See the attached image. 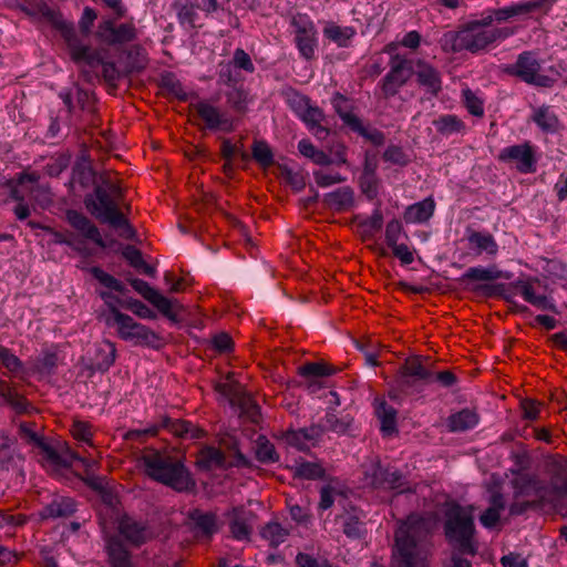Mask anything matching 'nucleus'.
Instances as JSON below:
<instances>
[{
    "instance_id": "nucleus-39",
    "label": "nucleus",
    "mask_w": 567,
    "mask_h": 567,
    "mask_svg": "<svg viewBox=\"0 0 567 567\" xmlns=\"http://www.w3.org/2000/svg\"><path fill=\"white\" fill-rule=\"evenodd\" d=\"M107 551L113 567H132L130 553L117 538L107 542Z\"/></svg>"
},
{
    "instance_id": "nucleus-4",
    "label": "nucleus",
    "mask_w": 567,
    "mask_h": 567,
    "mask_svg": "<svg viewBox=\"0 0 567 567\" xmlns=\"http://www.w3.org/2000/svg\"><path fill=\"white\" fill-rule=\"evenodd\" d=\"M140 461L150 478L177 492L188 491L194 485L184 464L167 453L145 449Z\"/></svg>"
},
{
    "instance_id": "nucleus-2",
    "label": "nucleus",
    "mask_w": 567,
    "mask_h": 567,
    "mask_svg": "<svg viewBox=\"0 0 567 567\" xmlns=\"http://www.w3.org/2000/svg\"><path fill=\"white\" fill-rule=\"evenodd\" d=\"M431 555L429 523L411 515L394 534L393 567H427Z\"/></svg>"
},
{
    "instance_id": "nucleus-30",
    "label": "nucleus",
    "mask_w": 567,
    "mask_h": 567,
    "mask_svg": "<svg viewBox=\"0 0 567 567\" xmlns=\"http://www.w3.org/2000/svg\"><path fill=\"white\" fill-rule=\"evenodd\" d=\"M477 422L478 415L474 411L463 409L449 416L447 427L451 432H463L474 427Z\"/></svg>"
},
{
    "instance_id": "nucleus-55",
    "label": "nucleus",
    "mask_w": 567,
    "mask_h": 567,
    "mask_svg": "<svg viewBox=\"0 0 567 567\" xmlns=\"http://www.w3.org/2000/svg\"><path fill=\"white\" fill-rule=\"evenodd\" d=\"M382 158L390 164L401 167L406 166L411 162L409 155L398 145H389L383 152Z\"/></svg>"
},
{
    "instance_id": "nucleus-47",
    "label": "nucleus",
    "mask_w": 567,
    "mask_h": 567,
    "mask_svg": "<svg viewBox=\"0 0 567 567\" xmlns=\"http://www.w3.org/2000/svg\"><path fill=\"white\" fill-rule=\"evenodd\" d=\"M225 96L230 109L239 114L246 113L248 93L243 89V86L234 85L229 91L225 93Z\"/></svg>"
},
{
    "instance_id": "nucleus-51",
    "label": "nucleus",
    "mask_w": 567,
    "mask_h": 567,
    "mask_svg": "<svg viewBox=\"0 0 567 567\" xmlns=\"http://www.w3.org/2000/svg\"><path fill=\"white\" fill-rule=\"evenodd\" d=\"M91 274L101 285L111 290H114L123 295L127 291L126 287L120 280H117L112 275L105 272L100 267H92Z\"/></svg>"
},
{
    "instance_id": "nucleus-52",
    "label": "nucleus",
    "mask_w": 567,
    "mask_h": 567,
    "mask_svg": "<svg viewBox=\"0 0 567 567\" xmlns=\"http://www.w3.org/2000/svg\"><path fill=\"white\" fill-rule=\"evenodd\" d=\"M353 419L349 415L339 417L334 412H328L324 416L326 429L337 434H344L352 424Z\"/></svg>"
},
{
    "instance_id": "nucleus-60",
    "label": "nucleus",
    "mask_w": 567,
    "mask_h": 567,
    "mask_svg": "<svg viewBox=\"0 0 567 567\" xmlns=\"http://www.w3.org/2000/svg\"><path fill=\"white\" fill-rule=\"evenodd\" d=\"M216 391L226 396L231 405L240 399V396L246 392L243 390L241 385L238 382H223L216 385Z\"/></svg>"
},
{
    "instance_id": "nucleus-35",
    "label": "nucleus",
    "mask_w": 567,
    "mask_h": 567,
    "mask_svg": "<svg viewBox=\"0 0 567 567\" xmlns=\"http://www.w3.org/2000/svg\"><path fill=\"white\" fill-rule=\"evenodd\" d=\"M254 450L255 457L262 464L276 463L280 458L275 445L265 435L257 437Z\"/></svg>"
},
{
    "instance_id": "nucleus-40",
    "label": "nucleus",
    "mask_w": 567,
    "mask_h": 567,
    "mask_svg": "<svg viewBox=\"0 0 567 567\" xmlns=\"http://www.w3.org/2000/svg\"><path fill=\"white\" fill-rule=\"evenodd\" d=\"M512 486L514 489V497L518 499L523 496H532L536 494L537 491V481L535 477L528 474H517L515 478L512 480Z\"/></svg>"
},
{
    "instance_id": "nucleus-56",
    "label": "nucleus",
    "mask_w": 567,
    "mask_h": 567,
    "mask_svg": "<svg viewBox=\"0 0 567 567\" xmlns=\"http://www.w3.org/2000/svg\"><path fill=\"white\" fill-rule=\"evenodd\" d=\"M14 443V437H11L6 432H0V470L8 468V464L12 462L13 453L11 447Z\"/></svg>"
},
{
    "instance_id": "nucleus-7",
    "label": "nucleus",
    "mask_w": 567,
    "mask_h": 567,
    "mask_svg": "<svg viewBox=\"0 0 567 567\" xmlns=\"http://www.w3.org/2000/svg\"><path fill=\"white\" fill-rule=\"evenodd\" d=\"M514 31L509 28H495L483 29L477 24L470 22L460 28L456 32H449L444 35L446 43H451V49L454 52L463 50L472 53L485 50L489 44L497 40L506 39L512 35Z\"/></svg>"
},
{
    "instance_id": "nucleus-28",
    "label": "nucleus",
    "mask_w": 567,
    "mask_h": 567,
    "mask_svg": "<svg viewBox=\"0 0 567 567\" xmlns=\"http://www.w3.org/2000/svg\"><path fill=\"white\" fill-rule=\"evenodd\" d=\"M295 102L297 104V113L308 127L318 125L324 121L323 112L319 107L311 105L308 97L297 96Z\"/></svg>"
},
{
    "instance_id": "nucleus-19",
    "label": "nucleus",
    "mask_w": 567,
    "mask_h": 567,
    "mask_svg": "<svg viewBox=\"0 0 567 567\" xmlns=\"http://www.w3.org/2000/svg\"><path fill=\"white\" fill-rule=\"evenodd\" d=\"M120 534L133 546H141L153 538V532L145 523L124 516L118 523Z\"/></svg>"
},
{
    "instance_id": "nucleus-26",
    "label": "nucleus",
    "mask_w": 567,
    "mask_h": 567,
    "mask_svg": "<svg viewBox=\"0 0 567 567\" xmlns=\"http://www.w3.org/2000/svg\"><path fill=\"white\" fill-rule=\"evenodd\" d=\"M75 502L70 497H55L39 515L42 519L69 517L75 512Z\"/></svg>"
},
{
    "instance_id": "nucleus-21",
    "label": "nucleus",
    "mask_w": 567,
    "mask_h": 567,
    "mask_svg": "<svg viewBox=\"0 0 567 567\" xmlns=\"http://www.w3.org/2000/svg\"><path fill=\"white\" fill-rule=\"evenodd\" d=\"M60 96L69 112H73L75 107L86 113L95 112L96 100L94 93L91 91L76 86L73 92L61 93Z\"/></svg>"
},
{
    "instance_id": "nucleus-8",
    "label": "nucleus",
    "mask_w": 567,
    "mask_h": 567,
    "mask_svg": "<svg viewBox=\"0 0 567 567\" xmlns=\"http://www.w3.org/2000/svg\"><path fill=\"white\" fill-rule=\"evenodd\" d=\"M226 449L234 452L233 458L227 463L225 454L217 447L205 446L197 453L196 465L204 471H212L214 468H228V467H246L251 468L254 464L248 460L239 450L238 442L230 439L226 442Z\"/></svg>"
},
{
    "instance_id": "nucleus-12",
    "label": "nucleus",
    "mask_w": 567,
    "mask_h": 567,
    "mask_svg": "<svg viewBox=\"0 0 567 567\" xmlns=\"http://www.w3.org/2000/svg\"><path fill=\"white\" fill-rule=\"evenodd\" d=\"M389 65L390 71L381 82V91L385 99L394 96L413 73L412 61L400 54H393Z\"/></svg>"
},
{
    "instance_id": "nucleus-41",
    "label": "nucleus",
    "mask_w": 567,
    "mask_h": 567,
    "mask_svg": "<svg viewBox=\"0 0 567 567\" xmlns=\"http://www.w3.org/2000/svg\"><path fill=\"white\" fill-rule=\"evenodd\" d=\"M260 535L269 543V546L278 547L289 536V530L277 522H270L262 527Z\"/></svg>"
},
{
    "instance_id": "nucleus-50",
    "label": "nucleus",
    "mask_w": 567,
    "mask_h": 567,
    "mask_svg": "<svg viewBox=\"0 0 567 567\" xmlns=\"http://www.w3.org/2000/svg\"><path fill=\"white\" fill-rule=\"evenodd\" d=\"M533 120L545 132H555L559 125L558 117L548 106L539 107L534 113Z\"/></svg>"
},
{
    "instance_id": "nucleus-48",
    "label": "nucleus",
    "mask_w": 567,
    "mask_h": 567,
    "mask_svg": "<svg viewBox=\"0 0 567 567\" xmlns=\"http://www.w3.org/2000/svg\"><path fill=\"white\" fill-rule=\"evenodd\" d=\"M337 372V369L326 362H308L299 367V374L303 378L329 377Z\"/></svg>"
},
{
    "instance_id": "nucleus-32",
    "label": "nucleus",
    "mask_w": 567,
    "mask_h": 567,
    "mask_svg": "<svg viewBox=\"0 0 567 567\" xmlns=\"http://www.w3.org/2000/svg\"><path fill=\"white\" fill-rule=\"evenodd\" d=\"M116 348L111 341H104L96 350L92 368L100 372H106L115 362Z\"/></svg>"
},
{
    "instance_id": "nucleus-53",
    "label": "nucleus",
    "mask_w": 567,
    "mask_h": 567,
    "mask_svg": "<svg viewBox=\"0 0 567 567\" xmlns=\"http://www.w3.org/2000/svg\"><path fill=\"white\" fill-rule=\"evenodd\" d=\"M279 176L295 192H300L306 186V178L301 172H295L286 165H279Z\"/></svg>"
},
{
    "instance_id": "nucleus-17",
    "label": "nucleus",
    "mask_w": 567,
    "mask_h": 567,
    "mask_svg": "<svg viewBox=\"0 0 567 567\" xmlns=\"http://www.w3.org/2000/svg\"><path fill=\"white\" fill-rule=\"evenodd\" d=\"M65 219L82 237L92 240L101 248L106 247L99 228L84 214L74 209H69L65 213Z\"/></svg>"
},
{
    "instance_id": "nucleus-57",
    "label": "nucleus",
    "mask_w": 567,
    "mask_h": 567,
    "mask_svg": "<svg viewBox=\"0 0 567 567\" xmlns=\"http://www.w3.org/2000/svg\"><path fill=\"white\" fill-rule=\"evenodd\" d=\"M1 395L18 413H24L28 411L30 403L23 395L17 393L13 389L9 386L2 389Z\"/></svg>"
},
{
    "instance_id": "nucleus-1",
    "label": "nucleus",
    "mask_w": 567,
    "mask_h": 567,
    "mask_svg": "<svg viewBox=\"0 0 567 567\" xmlns=\"http://www.w3.org/2000/svg\"><path fill=\"white\" fill-rule=\"evenodd\" d=\"M93 185V192L84 198L87 212L100 223L117 230L121 237L134 239L136 230L121 210L123 192L118 183L104 173L94 179Z\"/></svg>"
},
{
    "instance_id": "nucleus-36",
    "label": "nucleus",
    "mask_w": 567,
    "mask_h": 567,
    "mask_svg": "<svg viewBox=\"0 0 567 567\" xmlns=\"http://www.w3.org/2000/svg\"><path fill=\"white\" fill-rule=\"evenodd\" d=\"M550 485L557 498L567 505V467L561 464H553Z\"/></svg>"
},
{
    "instance_id": "nucleus-6",
    "label": "nucleus",
    "mask_w": 567,
    "mask_h": 567,
    "mask_svg": "<svg viewBox=\"0 0 567 567\" xmlns=\"http://www.w3.org/2000/svg\"><path fill=\"white\" fill-rule=\"evenodd\" d=\"M34 423L21 422L19 424L18 434L27 444L39 449L42 455V462L45 466L53 470L68 468L75 461L81 462L86 468L91 467L94 461L83 458L72 451L66 443H56L52 445L45 441L42 435L34 431Z\"/></svg>"
},
{
    "instance_id": "nucleus-49",
    "label": "nucleus",
    "mask_w": 567,
    "mask_h": 567,
    "mask_svg": "<svg viewBox=\"0 0 567 567\" xmlns=\"http://www.w3.org/2000/svg\"><path fill=\"white\" fill-rule=\"evenodd\" d=\"M251 157L262 168H268L274 165V153L265 141H255L251 145Z\"/></svg>"
},
{
    "instance_id": "nucleus-37",
    "label": "nucleus",
    "mask_w": 567,
    "mask_h": 567,
    "mask_svg": "<svg viewBox=\"0 0 567 567\" xmlns=\"http://www.w3.org/2000/svg\"><path fill=\"white\" fill-rule=\"evenodd\" d=\"M350 128L364 137L374 146H381L385 143V135L383 132L375 127L364 126L360 118H348Z\"/></svg>"
},
{
    "instance_id": "nucleus-14",
    "label": "nucleus",
    "mask_w": 567,
    "mask_h": 567,
    "mask_svg": "<svg viewBox=\"0 0 567 567\" xmlns=\"http://www.w3.org/2000/svg\"><path fill=\"white\" fill-rule=\"evenodd\" d=\"M398 383L402 390H408L416 382H432L433 372L423 363L420 355L405 359L400 367Z\"/></svg>"
},
{
    "instance_id": "nucleus-61",
    "label": "nucleus",
    "mask_w": 567,
    "mask_h": 567,
    "mask_svg": "<svg viewBox=\"0 0 567 567\" xmlns=\"http://www.w3.org/2000/svg\"><path fill=\"white\" fill-rule=\"evenodd\" d=\"M361 192L369 198L374 199L379 194L380 179L377 175H361L359 179Z\"/></svg>"
},
{
    "instance_id": "nucleus-63",
    "label": "nucleus",
    "mask_w": 567,
    "mask_h": 567,
    "mask_svg": "<svg viewBox=\"0 0 567 567\" xmlns=\"http://www.w3.org/2000/svg\"><path fill=\"white\" fill-rule=\"evenodd\" d=\"M45 231L52 235L54 244H64L73 248L76 251H82L81 243H76L75 237L72 233H62L53 229L52 227H45Z\"/></svg>"
},
{
    "instance_id": "nucleus-25",
    "label": "nucleus",
    "mask_w": 567,
    "mask_h": 567,
    "mask_svg": "<svg viewBox=\"0 0 567 567\" xmlns=\"http://www.w3.org/2000/svg\"><path fill=\"white\" fill-rule=\"evenodd\" d=\"M324 205L336 212H348L354 206V190L343 186L323 197Z\"/></svg>"
},
{
    "instance_id": "nucleus-54",
    "label": "nucleus",
    "mask_w": 567,
    "mask_h": 567,
    "mask_svg": "<svg viewBox=\"0 0 567 567\" xmlns=\"http://www.w3.org/2000/svg\"><path fill=\"white\" fill-rule=\"evenodd\" d=\"M293 475L305 480H318L324 476V470L318 463L301 462L295 467Z\"/></svg>"
},
{
    "instance_id": "nucleus-9",
    "label": "nucleus",
    "mask_w": 567,
    "mask_h": 567,
    "mask_svg": "<svg viewBox=\"0 0 567 567\" xmlns=\"http://www.w3.org/2000/svg\"><path fill=\"white\" fill-rule=\"evenodd\" d=\"M116 19L115 17L102 20L97 25L95 37L101 43L120 49L137 40L138 30L132 21L117 23Z\"/></svg>"
},
{
    "instance_id": "nucleus-45",
    "label": "nucleus",
    "mask_w": 567,
    "mask_h": 567,
    "mask_svg": "<svg viewBox=\"0 0 567 567\" xmlns=\"http://www.w3.org/2000/svg\"><path fill=\"white\" fill-rule=\"evenodd\" d=\"M324 35L336 42L339 47H347L349 40H351L355 30L351 27H340L333 23L328 24L323 30Z\"/></svg>"
},
{
    "instance_id": "nucleus-42",
    "label": "nucleus",
    "mask_w": 567,
    "mask_h": 567,
    "mask_svg": "<svg viewBox=\"0 0 567 567\" xmlns=\"http://www.w3.org/2000/svg\"><path fill=\"white\" fill-rule=\"evenodd\" d=\"M499 278H502V271L495 267H471L462 276L461 281H493Z\"/></svg>"
},
{
    "instance_id": "nucleus-44",
    "label": "nucleus",
    "mask_w": 567,
    "mask_h": 567,
    "mask_svg": "<svg viewBox=\"0 0 567 567\" xmlns=\"http://www.w3.org/2000/svg\"><path fill=\"white\" fill-rule=\"evenodd\" d=\"M173 9L177 14L181 24H187L192 28L195 27L197 8L190 0H175L173 3Z\"/></svg>"
},
{
    "instance_id": "nucleus-24",
    "label": "nucleus",
    "mask_w": 567,
    "mask_h": 567,
    "mask_svg": "<svg viewBox=\"0 0 567 567\" xmlns=\"http://www.w3.org/2000/svg\"><path fill=\"white\" fill-rule=\"evenodd\" d=\"M147 63V52L143 45L134 43L123 50V69L127 76L143 71Z\"/></svg>"
},
{
    "instance_id": "nucleus-43",
    "label": "nucleus",
    "mask_w": 567,
    "mask_h": 567,
    "mask_svg": "<svg viewBox=\"0 0 567 567\" xmlns=\"http://www.w3.org/2000/svg\"><path fill=\"white\" fill-rule=\"evenodd\" d=\"M433 125L436 131L442 135H451L453 133H460L464 130V122L456 115L446 114L437 117L433 121Z\"/></svg>"
},
{
    "instance_id": "nucleus-18",
    "label": "nucleus",
    "mask_w": 567,
    "mask_h": 567,
    "mask_svg": "<svg viewBox=\"0 0 567 567\" xmlns=\"http://www.w3.org/2000/svg\"><path fill=\"white\" fill-rule=\"evenodd\" d=\"M371 485L374 488L393 489L399 493L410 491L409 487H405V483L400 471H391L390 468L382 467L380 464L374 465L372 468Z\"/></svg>"
},
{
    "instance_id": "nucleus-59",
    "label": "nucleus",
    "mask_w": 567,
    "mask_h": 567,
    "mask_svg": "<svg viewBox=\"0 0 567 567\" xmlns=\"http://www.w3.org/2000/svg\"><path fill=\"white\" fill-rule=\"evenodd\" d=\"M162 87L179 101H187L188 94L182 83L172 74L162 79Z\"/></svg>"
},
{
    "instance_id": "nucleus-62",
    "label": "nucleus",
    "mask_w": 567,
    "mask_h": 567,
    "mask_svg": "<svg viewBox=\"0 0 567 567\" xmlns=\"http://www.w3.org/2000/svg\"><path fill=\"white\" fill-rule=\"evenodd\" d=\"M463 97H464V105L468 113H471L474 116H483L484 115V107L483 102L481 99H478L470 89H466L463 91Z\"/></svg>"
},
{
    "instance_id": "nucleus-11",
    "label": "nucleus",
    "mask_w": 567,
    "mask_h": 567,
    "mask_svg": "<svg viewBox=\"0 0 567 567\" xmlns=\"http://www.w3.org/2000/svg\"><path fill=\"white\" fill-rule=\"evenodd\" d=\"M190 106L209 131L231 133L237 126V118L208 101H198L190 104Z\"/></svg>"
},
{
    "instance_id": "nucleus-31",
    "label": "nucleus",
    "mask_w": 567,
    "mask_h": 567,
    "mask_svg": "<svg viewBox=\"0 0 567 567\" xmlns=\"http://www.w3.org/2000/svg\"><path fill=\"white\" fill-rule=\"evenodd\" d=\"M30 16H41L47 21L51 22L54 27L62 31V35L64 37V32L66 30H73L72 27L66 25L62 19L59 11L49 7L45 2H37L31 9L27 10Z\"/></svg>"
},
{
    "instance_id": "nucleus-5",
    "label": "nucleus",
    "mask_w": 567,
    "mask_h": 567,
    "mask_svg": "<svg viewBox=\"0 0 567 567\" xmlns=\"http://www.w3.org/2000/svg\"><path fill=\"white\" fill-rule=\"evenodd\" d=\"M444 535L447 543L461 554L475 556V524L472 513L457 503H447L444 511Z\"/></svg>"
},
{
    "instance_id": "nucleus-3",
    "label": "nucleus",
    "mask_w": 567,
    "mask_h": 567,
    "mask_svg": "<svg viewBox=\"0 0 567 567\" xmlns=\"http://www.w3.org/2000/svg\"><path fill=\"white\" fill-rule=\"evenodd\" d=\"M64 40L72 61L81 66V73L85 81L93 82L102 78L109 86L116 90L118 81L127 76L123 66L118 68L114 62L104 61L96 49L82 44L75 31L66 30Z\"/></svg>"
},
{
    "instance_id": "nucleus-34",
    "label": "nucleus",
    "mask_w": 567,
    "mask_h": 567,
    "mask_svg": "<svg viewBox=\"0 0 567 567\" xmlns=\"http://www.w3.org/2000/svg\"><path fill=\"white\" fill-rule=\"evenodd\" d=\"M343 533L350 538H361L364 534V524L361 515L357 509L340 515Z\"/></svg>"
},
{
    "instance_id": "nucleus-20",
    "label": "nucleus",
    "mask_w": 567,
    "mask_h": 567,
    "mask_svg": "<svg viewBox=\"0 0 567 567\" xmlns=\"http://www.w3.org/2000/svg\"><path fill=\"white\" fill-rule=\"evenodd\" d=\"M227 516L229 517V529L231 536L237 540H249L252 533L255 514L244 507H234Z\"/></svg>"
},
{
    "instance_id": "nucleus-46",
    "label": "nucleus",
    "mask_w": 567,
    "mask_h": 567,
    "mask_svg": "<svg viewBox=\"0 0 567 567\" xmlns=\"http://www.w3.org/2000/svg\"><path fill=\"white\" fill-rule=\"evenodd\" d=\"M234 406H238L241 415L246 416L251 423H259L261 419L260 408L249 393L245 392Z\"/></svg>"
},
{
    "instance_id": "nucleus-38",
    "label": "nucleus",
    "mask_w": 567,
    "mask_h": 567,
    "mask_svg": "<svg viewBox=\"0 0 567 567\" xmlns=\"http://www.w3.org/2000/svg\"><path fill=\"white\" fill-rule=\"evenodd\" d=\"M468 233L467 240L477 248V254L486 251L489 255H495L497 252L498 246L491 234L476 230H468Z\"/></svg>"
},
{
    "instance_id": "nucleus-29",
    "label": "nucleus",
    "mask_w": 567,
    "mask_h": 567,
    "mask_svg": "<svg viewBox=\"0 0 567 567\" xmlns=\"http://www.w3.org/2000/svg\"><path fill=\"white\" fill-rule=\"evenodd\" d=\"M416 76L419 84L424 86L426 92L432 95L439 94L442 89V82L437 70L429 64H420Z\"/></svg>"
},
{
    "instance_id": "nucleus-13",
    "label": "nucleus",
    "mask_w": 567,
    "mask_h": 567,
    "mask_svg": "<svg viewBox=\"0 0 567 567\" xmlns=\"http://www.w3.org/2000/svg\"><path fill=\"white\" fill-rule=\"evenodd\" d=\"M107 326H116L117 333L123 340L137 339L146 344L158 340V336L144 324L136 322L128 315L116 312L115 317H106Z\"/></svg>"
},
{
    "instance_id": "nucleus-23",
    "label": "nucleus",
    "mask_w": 567,
    "mask_h": 567,
    "mask_svg": "<svg viewBox=\"0 0 567 567\" xmlns=\"http://www.w3.org/2000/svg\"><path fill=\"white\" fill-rule=\"evenodd\" d=\"M374 411L380 421V431L384 436H391L398 433L396 416L398 411L388 404L384 399L377 398L374 400Z\"/></svg>"
},
{
    "instance_id": "nucleus-64",
    "label": "nucleus",
    "mask_w": 567,
    "mask_h": 567,
    "mask_svg": "<svg viewBox=\"0 0 567 567\" xmlns=\"http://www.w3.org/2000/svg\"><path fill=\"white\" fill-rule=\"evenodd\" d=\"M556 2L557 0H528L527 6L529 17L547 16Z\"/></svg>"
},
{
    "instance_id": "nucleus-27",
    "label": "nucleus",
    "mask_w": 567,
    "mask_h": 567,
    "mask_svg": "<svg viewBox=\"0 0 567 567\" xmlns=\"http://www.w3.org/2000/svg\"><path fill=\"white\" fill-rule=\"evenodd\" d=\"M434 209V200L432 198H425L422 202L410 205L403 214V219L408 224L425 223L432 217Z\"/></svg>"
},
{
    "instance_id": "nucleus-58",
    "label": "nucleus",
    "mask_w": 567,
    "mask_h": 567,
    "mask_svg": "<svg viewBox=\"0 0 567 567\" xmlns=\"http://www.w3.org/2000/svg\"><path fill=\"white\" fill-rule=\"evenodd\" d=\"M151 302L164 317L172 321H177V316L174 312V302L168 298L161 295L158 291L148 301Z\"/></svg>"
},
{
    "instance_id": "nucleus-10",
    "label": "nucleus",
    "mask_w": 567,
    "mask_h": 567,
    "mask_svg": "<svg viewBox=\"0 0 567 567\" xmlns=\"http://www.w3.org/2000/svg\"><path fill=\"white\" fill-rule=\"evenodd\" d=\"M540 63L535 54L530 51H524L514 64L507 65L505 72L509 75L517 76L527 84L540 87H549L554 81L545 74H540Z\"/></svg>"
},
{
    "instance_id": "nucleus-22",
    "label": "nucleus",
    "mask_w": 567,
    "mask_h": 567,
    "mask_svg": "<svg viewBox=\"0 0 567 567\" xmlns=\"http://www.w3.org/2000/svg\"><path fill=\"white\" fill-rule=\"evenodd\" d=\"M157 426L167 430L169 433L181 439H199L205 434L204 430L197 427L189 421L181 419L173 420L168 416H163Z\"/></svg>"
},
{
    "instance_id": "nucleus-33",
    "label": "nucleus",
    "mask_w": 567,
    "mask_h": 567,
    "mask_svg": "<svg viewBox=\"0 0 567 567\" xmlns=\"http://www.w3.org/2000/svg\"><path fill=\"white\" fill-rule=\"evenodd\" d=\"M189 518L203 536L210 537L217 532V517L214 513L195 509L189 514Z\"/></svg>"
},
{
    "instance_id": "nucleus-16",
    "label": "nucleus",
    "mask_w": 567,
    "mask_h": 567,
    "mask_svg": "<svg viewBox=\"0 0 567 567\" xmlns=\"http://www.w3.org/2000/svg\"><path fill=\"white\" fill-rule=\"evenodd\" d=\"M291 24L296 29L295 41L300 54L310 60L315 55L316 48V28L306 16L292 18Z\"/></svg>"
},
{
    "instance_id": "nucleus-15",
    "label": "nucleus",
    "mask_w": 567,
    "mask_h": 567,
    "mask_svg": "<svg viewBox=\"0 0 567 567\" xmlns=\"http://www.w3.org/2000/svg\"><path fill=\"white\" fill-rule=\"evenodd\" d=\"M498 159L515 164L518 172L528 174L536 171V159L533 147L528 144L512 145L501 151Z\"/></svg>"
}]
</instances>
